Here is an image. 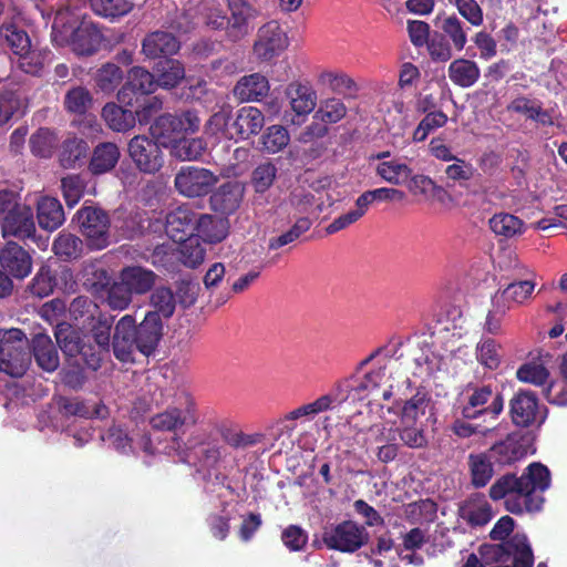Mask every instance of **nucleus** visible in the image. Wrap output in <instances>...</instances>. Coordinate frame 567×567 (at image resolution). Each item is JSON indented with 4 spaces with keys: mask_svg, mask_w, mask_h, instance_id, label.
Returning <instances> with one entry per match:
<instances>
[{
    "mask_svg": "<svg viewBox=\"0 0 567 567\" xmlns=\"http://www.w3.org/2000/svg\"><path fill=\"white\" fill-rule=\"evenodd\" d=\"M550 484V474L540 463L530 464L519 476L506 474L497 478L489 488V496L494 501L505 499L506 509L514 514L539 511L543 492Z\"/></svg>",
    "mask_w": 567,
    "mask_h": 567,
    "instance_id": "f257e3e1",
    "label": "nucleus"
},
{
    "mask_svg": "<svg viewBox=\"0 0 567 567\" xmlns=\"http://www.w3.org/2000/svg\"><path fill=\"white\" fill-rule=\"evenodd\" d=\"M163 337V321L158 312H147L140 324L132 315L123 316L115 324L113 352L122 362L133 361L135 350L144 355L154 352Z\"/></svg>",
    "mask_w": 567,
    "mask_h": 567,
    "instance_id": "f03ea898",
    "label": "nucleus"
},
{
    "mask_svg": "<svg viewBox=\"0 0 567 567\" xmlns=\"http://www.w3.org/2000/svg\"><path fill=\"white\" fill-rule=\"evenodd\" d=\"M78 4L56 10L52 24V40L58 45H69L79 55L93 54L101 42V34L93 23L82 17Z\"/></svg>",
    "mask_w": 567,
    "mask_h": 567,
    "instance_id": "7ed1b4c3",
    "label": "nucleus"
},
{
    "mask_svg": "<svg viewBox=\"0 0 567 567\" xmlns=\"http://www.w3.org/2000/svg\"><path fill=\"white\" fill-rule=\"evenodd\" d=\"M482 560L471 554L462 567H533L532 548L524 534H515L501 544H483L480 547Z\"/></svg>",
    "mask_w": 567,
    "mask_h": 567,
    "instance_id": "20e7f679",
    "label": "nucleus"
},
{
    "mask_svg": "<svg viewBox=\"0 0 567 567\" xmlns=\"http://www.w3.org/2000/svg\"><path fill=\"white\" fill-rule=\"evenodd\" d=\"M0 223L2 236L18 239L30 238L35 233V223L32 208L25 204H19L14 194L7 190L0 192Z\"/></svg>",
    "mask_w": 567,
    "mask_h": 567,
    "instance_id": "39448f33",
    "label": "nucleus"
},
{
    "mask_svg": "<svg viewBox=\"0 0 567 567\" xmlns=\"http://www.w3.org/2000/svg\"><path fill=\"white\" fill-rule=\"evenodd\" d=\"M31 363L28 340L19 329L0 330V371L13 378L22 377Z\"/></svg>",
    "mask_w": 567,
    "mask_h": 567,
    "instance_id": "423d86ee",
    "label": "nucleus"
},
{
    "mask_svg": "<svg viewBox=\"0 0 567 567\" xmlns=\"http://www.w3.org/2000/svg\"><path fill=\"white\" fill-rule=\"evenodd\" d=\"M78 223L87 246L91 249L101 250L111 243L109 215L97 207H83L78 214Z\"/></svg>",
    "mask_w": 567,
    "mask_h": 567,
    "instance_id": "0eeeda50",
    "label": "nucleus"
},
{
    "mask_svg": "<svg viewBox=\"0 0 567 567\" xmlns=\"http://www.w3.org/2000/svg\"><path fill=\"white\" fill-rule=\"evenodd\" d=\"M200 126L197 112L187 110L179 114H164L156 118L152 125V134L161 142L172 141L194 134Z\"/></svg>",
    "mask_w": 567,
    "mask_h": 567,
    "instance_id": "6e6552de",
    "label": "nucleus"
},
{
    "mask_svg": "<svg viewBox=\"0 0 567 567\" xmlns=\"http://www.w3.org/2000/svg\"><path fill=\"white\" fill-rule=\"evenodd\" d=\"M196 422L193 400L182 394L176 398L174 404L151 417V425L158 431H176L183 425Z\"/></svg>",
    "mask_w": 567,
    "mask_h": 567,
    "instance_id": "1a4fd4ad",
    "label": "nucleus"
},
{
    "mask_svg": "<svg viewBox=\"0 0 567 567\" xmlns=\"http://www.w3.org/2000/svg\"><path fill=\"white\" fill-rule=\"evenodd\" d=\"M218 177L207 168L185 166L175 176V187L184 196L199 197L208 194Z\"/></svg>",
    "mask_w": 567,
    "mask_h": 567,
    "instance_id": "9d476101",
    "label": "nucleus"
},
{
    "mask_svg": "<svg viewBox=\"0 0 567 567\" xmlns=\"http://www.w3.org/2000/svg\"><path fill=\"white\" fill-rule=\"evenodd\" d=\"M289 45L288 37L278 21H269L259 28L254 54L260 61H271Z\"/></svg>",
    "mask_w": 567,
    "mask_h": 567,
    "instance_id": "9b49d317",
    "label": "nucleus"
},
{
    "mask_svg": "<svg viewBox=\"0 0 567 567\" xmlns=\"http://www.w3.org/2000/svg\"><path fill=\"white\" fill-rule=\"evenodd\" d=\"M503 406L504 401L501 393L494 391L489 385H484L472 389L467 404L463 408V415L467 419H474L480 414L496 416L502 412Z\"/></svg>",
    "mask_w": 567,
    "mask_h": 567,
    "instance_id": "f8f14e48",
    "label": "nucleus"
},
{
    "mask_svg": "<svg viewBox=\"0 0 567 567\" xmlns=\"http://www.w3.org/2000/svg\"><path fill=\"white\" fill-rule=\"evenodd\" d=\"M128 153L140 171L144 173H155L163 165L161 147L145 136L133 137L128 144Z\"/></svg>",
    "mask_w": 567,
    "mask_h": 567,
    "instance_id": "ddd939ff",
    "label": "nucleus"
},
{
    "mask_svg": "<svg viewBox=\"0 0 567 567\" xmlns=\"http://www.w3.org/2000/svg\"><path fill=\"white\" fill-rule=\"evenodd\" d=\"M156 80L143 68L135 66L128 72L127 82L118 91V101L127 106H134L140 99L156 89Z\"/></svg>",
    "mask_w": 567,
    "mask_h": 567,
    "instance_id": "4468645a",
    "label": "nucleus"
},
{
    "mask_svg": "<svg viewBox=\"0 0 567 567\" xmlns=\"http://www.w3.org/2000/svg\"><path fill=\"white\" fill-rule=\"evenodd\" d=\"M324 542L330 548L352 553L368 542V533L353 522H343L324 536Z\"/></svg>",
    "mask_w": 567,
    "mask_h": 567,
    "instance_id": "2eb2a0df",
    "label": "nucleus"
},
{
    "mask_svg": "<svg viewBox=\"0 0 567 567\" xmlns=\"http://www.w3.org/2000/svg\"><path fill=\"white\" fill-rule=\"evenodd\" d=\"M198 217L190 208L182 206L166 216V235L175 243H184L196 233Z\"/></svg>",
    "mask_w": 567,
    "mask_h": 567,
    "instance_id": "dca6fc26",
    "label": "nucleus"
},
{
    "mask_svg": "<svg viewBox=\"0 0 567 567\" xmlns=\"http://www.w3.org/2000/svg\"><path fill=\"white\" fill-rule=\"evenodd\" d=\"M511 413L514 423L519 426L542 424L546 419V410L542 411L536 396L528 392L517 393L512 399Z\"/></svg>",
    "mask_w": 567,
    "mask_h": 567,
    "instance_id": "f3484780",
    "label": "nucleus"
},
{
    "mask_svg": "<svg viewBox=\"0 0 567 567\" xmlns=\"http://www.w3.org/2000/svg\"><path fill=\"white\" fill-rule=\"evenodd\" d=\"M285 96L291 112L302 120L315 111L318 104L317 92L309 83L298 81L289 83L285 90Z\"/></svg>",
    "mask_w": 567,
    "mask_h": 567,
    "instance_id": "a211bd4d",
    "label": "nucleus"
},
{
    "mask_svg": "<svg viewBox=\"0 0 567 567\" xmlns=\"http://www.w3.org/2000/svg\"><path fill=\"white\" fill-rule=\"evenodd\" d=\"M228 8L231 16L227 34L233 41H237L249 33V22L258 16V11L246 0H228Z\"/></svg>",
    "mask_w": 567,
    "mask_h": 567,
    "instance_id": "6ab92c4d",
    "label": "nucleus"
},
{
    "mask_svg": "<svg viewBox=\"0 0 567 567\" xmlns=\"http://www.w3.org/2000/svg\"><path fill=\"white\" fill-rule=\"evenodd\" d=\"M56 342L62 352L70 358L81 355L85 364L96 370L99 368V359L92 355L90 359L86 357L84 347L82 346L80 333L66 323H59L55 330Z\"/></svg>",
    "mask_w": 567,
    "mask_h": 567,
    "instance_id": "aec40b11",
    "label": "nucleus"
},
{
    "mask_svg": "<svg viewBox=\"0 0 567 567\" xmlns=\"http://www.w3.org/2000/svg\"><path fill=\"white\" fill-rule=\"evenodd\" d=\"M2 269L16 278L27 277L32 269L30 255L17 243L9 241L0 252Z\"/></svg>",
    "mask_w": 567,
    "mask_h": 567,
    "instance_id": "412c9836",
    "label": "nucleus"
},
{
    "mask_svg": "<svg viewBox=\"0 0 567 567\" xmlns=\"http://www.w3.org/2000/svg\"><path fill=\"white\" fill-rule=\"evenodd\" d=\"M243 196L244 187L239 183H226L210 196V206L220 214H231L239 207Z\"/></svg>",
    "mask_w": 567,
    "mask_h": 567,
    "instance_id": "4be33fe9",
    "label": "nucleus"
},
{
    "mask_svg": "<svg viewBox=\"0 0 567 567\" xmlns=\"http://www.w3.org/2000/svg\"><path fill=\"white\" fill-rule=\"evenodd\" d=\"M393 369V362L389 361L383 365H380L377 370H373L365 374L359 389L363 391H370L374 400L379 396V390L381 389L380 396L384 400H389L392 395V384L390 383L391 371Z\"/></svg>",
    "mask_w": 567,
    "mask_h": 567,
    "instance_id": "5701e85b",
    "label": "nucleus"
},
{
    "mask_svg": "<svg viewBox=\"0 0 567 567\" xmlns=\"http://www.w3.org/2000/svg\"><path fill=\"white\" fill-rule=\"evenodd\" d=\"M118 277L122 279V284L133 295H144L148 292L156 281V275L146 268L140 266H128L123 268Z\"/></svg>",
    "mask_w": 567,
    "mask_h": 567,
    "instance_id": "b1692460",
    "label": "nucleus"
},
{
    "mask_svg": "<svg viewBox=\"0 0 567 567\" xmlns=\"http://www.w3.org/2000/svg\"><path fill=\"white\" fill-rule=\"evenodd\" d=\"M179 50V42L174 35L164 31H155L145 37L142 43L143 53L150 59L173 55Z\"/></svg>",
    "mask_w": 567,
    "mask_h": 567,
    "instance_id": "393cba45",
    "label": "nucleus"
},
{
    "mask_svg": "<svg viewBox=\"0 0 567 567\" xmlns=\"http://www.w3.org/2000/svg\"><path fill=\"white\" fill-rule=\"evenodd\" d=\"M269 82L260 73L243 76L234 87V95L241 102L259 101L269 92Z\"/></svg>",
    "mask_w": 567,
    "mask_h": 567,
    "instance_id": "a878e982",
    "label": "nucleus"
},
{
    "mask_svg": "<svg viewBox=\"0 0 567 567\" xmlns=\"http://www.w3.org/2000/svg\"><path fill=\"white\" fill-rule=\"evenodd\" d=\"M264 125L265 115L259 109L244 106L237 111L234 128L240 138L247 140L252 135H257Z\"/></svg>",
    "mask_w": 567,
    "mask_h": 567,
    "instance_id": "bb28decb",
    "label": "nucleus"
},
{
    "mask_svg": "<svg viewBox=\"0 0 567 567\" xmlns=\"http://www.w3.org/2000/svg\"><path fill=\"white\" fill-rule=\"evenodd\" d=\"M33 355L38 365L52 372L59 367V354L51 338L44 333H38L32 340Z\"/></svg>",
    "mask_w": 567,
    "mask_h": 567,
    "instance_id": "cd10ccee",
    "label": "nucleus"
},
{
    "mask_svg": "<svg viewBox=\"0 0 567 567\" xmlns=\"http://www.w3.org/2000/svg\"><path fill=\"white\" fill-rule=\"evenodd\" d=\"M527 443L522 436L512 434L492 447L499 463L511 464L527 455Z\"/></svg>",
    "mask_w": 567,
    "mask_h": 567,
    "instance_id": "c85d7f7f",
    "label": "nucleus"
},
{
    "mask_svg": "<svg viewBox=\"0 0 567 567\" xmlns=\"http://www.w3.org/2000/svg\"><path fill=\"white\" fill-rule=\"evenodd\" d=\"M64 219L63 207L56 198L45 196L38 202V223L41 228L55 230Z\"/></svg>",
    "mask_w": 567,
    "mask_h": 567,
    "instance_id": "c756f323",
    "label": "nucleus"
},
{
    "mask_svg": "<svg viewBox=\"0 0 567 567\" xmlns=\"http://www.w3.org/2000/svg\"><path fill=\"white\" fill-rule=\"evenodd\" d=\"M161 143L171 150L172 156L181 161H196L206 152L207 148L206 143L200 137H179Z\"/></svg>",
    "mask_w": 567,
    "mask_h": 567,
    "instance_id": "7c9ffc66",
    "label": "nucleus"
},
{
    "mask_svg": "<svg viewBox=\"0 0 567 567\" xmlns=\"http://www.w3.org/2000/svg\"><path fill=\"white\" fill-rule=\"evenodd\" d=\"M229 231V223L226 218H217L210 215H200L197 221L196 236L204 241L216 244L224 240Z\"/></svg>",
    "mask_w": 567,
    "mask_h": 567,
    "instance_id": "2f4dec72",
    "label": "nucleus"
},
{
    "mask_svg": "<svg viewBox=\"0 0 567 567\" xmlns=\"http://www.w3.org/2000/svg\"><path fill=\"white\" fill-rule=\"evenodd\" d=\"M375 175L385 183L400 186L406 184L412 168L401 159H386L374 165Z\"/></svg>",
    "mask_w": 567,
    "mask_h": 567,
    "instance_id": "473e14b6",
    "label": "nucleus"
},
{
    "mask_svg": "<svg viewBox=\"0 0 567 567\" xmlns=\"http://www.w3.org/2000/svg\"><path fill=\"white\" fill-rule=\"evenodd\" d=\"M461 516L472 526H483L492 519L493 509L484 496L477 495L461 507Z\"/></svg>",
    "mask_w": 567,
    "mask_h": 567,
    "instance_id": "72a5a7b5",
    "label": "nucleus"
},
{
    "mask_svg": "<svg viewBox=\"0 0 567 567\" xmlns=\"http://www.w3.org/2000/svg\"><path fill=\"white\" fill-rule=\"evenodd\" d=\"M120 156V150L114 143H101L93 151L89 168L93 174H104L115 167Z\"/></svg>",
    "mask_w": 567,
    "mask_h": 567,
    "instance_id": "f704fd0d",
    "label": "nucleus"
},
{
    "mask_svg": "<svg viewBox=\"0 0 567 567\" xmlns=\"http://www.w3.org/2000/svg\"><path fill=\"white\" fill-rule=\"evenodd\" d=\"M347 113L348 107L341 99L329 96L319 101L313 118L324 125H329L343 120Z\"/></svg>",
    "mask_w": 567,
    "mask_h": 567,
    "instance_id": "c9c22d12",
    "label": "nucleus"
},
{
    "mask_svg": "<svg viewBox=\"0 0 567 567\" xmlns=\"http://www.w3.org/2000/svg\"><path fill=\"white\" fill-rule=\"evenodd\" d=\"M480 74L477 64L467 59H456L449 66L450 80L462 87H470L475 84Z\"/></svg>",
    "mask_w": 567,
    "mask_h": 567,
    "instance_id": "e433bc0d",
    "label": "nucleus"
},
{
    "mask_svg": "<svg viewBox=\"0 0 567 567\" xmlns=\"http://www.w3.org/2000/svg\"><path fill=\"white\" fill-rule=\"evenodd\" d=\"M535 284L532 280H520L509 284L505 289L495 292V296L506 305L508 309L524 305L533 295Z\"/></svg>",
    "mask_w": 567,
    "mask_h": 567,
    "instance_id": "4c0bfd02",
    "label": "nucleus"
},
{
    "mask_svg": "<svg viewBox=\"0 0 567 567\" xmlns=\"http://www.w3.org/2000/svg\"><path fill=\"white\" fill-rule=\"evenodd\" d=\"M27 107L25 97L16 91H3L0 94V125L23 115Z\"/></svg>",
    "mask_w": 567,
    "mask_h": 567,
    "instance_id": "58836bf2",
    "label": "nucleus"
},
{
    "mask_svg": "<svg viewBox=\"0 0 567 567\" xmlns=\"http://www.w3.org/2000/svg\"><path fill=\"white\" fill-rule=\"evenodd\" d=\"M102 117L110 128L116 132H125L134 127L135 114L131 110H124L115 103H107L102 110Z\"/></svg>",
    "mask_w": 567,
    "mask_h": 567,
    "instance_id": "ea45409f",
    "label": "nucleus"
},
{
    "mask_svg": "<svg viewBox=\"0 0 567 567\" xmlns=\"http://www.w3.org/2000/svg\"><path fill=\"white\" fill-rule=\"evenodd\" d=\"M413 361L415 363L414 374L419 377L432 375L440 371L444 365L442 357L436 355L427 344L420 346L414 353Z\"/></svg>",
    "mask_w": 567,
    "mask_h": 567,
    "instance_id": "a19ab883",
    "label": "nucleus"
},
{
    "mask_svg": "<svg viewBox=\"0 0 567 567\" xmlns=\"http://www.w3.org/2000/svg\"><path fill=\"white\" fill-rule=\"evenodd\" d=\"M336 401V398L332 394H324L316 399L315 401L300 405L299 408L290 411L286 414L285 420L287 421H296V420H311L319 413L326 412L330 410Z\"/></svg>",
    "mask_w": 567,
    "mask_h": 567,
    "instance_id": "79ce46f5",
    "label": "nucleus"
},
{
    "mask_svg": "<svg viewBox=\"0 0 567 567\" xmlns=\"http://www.w3.org/2000/svg\"><path fill=\"white\" fill-rule=\"evenodd\" d=\"M489 228L497 236L512 238L524 231V223L512 214L498 213L489 219Z\"/></svg>",
    "mask_w": 567,
    "mask_h": 567,
    "instance_id": "37998d69",
    "label": "nucleus"
},
{
    "mask_svg": "<svg viewBox=\"0 0 567 567\" xmlns=\"http://www.w3.org/2000/svg\"><path fill=\"white\" fill-rule=\"evenodd\" d=\"M156 72V84L164 89L175 87L185 79L184 65L177 60H165L161 62L157 65Z\"/></svg>",
    "mask_w": 567,
    "mask_h": 567,
    "instance_id": "c03bdc74",
    "label": "nucleus"
},
{
    "mask_svg": "<svg viewBox=\"0 0 567 567\" xmlns=\"http://www.w3.org/2000/svg\"><path fill=\"white\" fill-rule=\"evenodd\" d=\"M63 104L70 113L84 114L91 109L93 96L86 87L73 86L66 91Z\"/></svg>",
    "mask_w": 567,
    "mask_h": 567,
    "instance_id": "a18cd8bd",
    "label": "nucleus"
},
{
    "mask_svg": "<svg viewBox=\"0 0 567 567\" xmlns=\"http://www.w3.org/2000/svg\"><path fill=\"white\" fill-rule=\"evenodd\" d=\"M468 464L473 485L484 487L494 474L489 458L485 454L470 455Z\"/></svg>",
    "mask_w": 567,
    "mask_h": 567,
    "instance_id": "49530a36",
    "label": "nucleus"
},
{
    "mask_svg": "<svg viewBox=\"0 0 567 567\" xmlns=\"http://www.w3.org/2000/svg\"><path fill=\"white\" fill-rule=\"evenodd\" d=\"M457 51H462L467 43V32L464 23L455 16L444 17L440 25Z\"/></svg>",
    "mask_w": 567,
    "mask_h": 567,
    "instance_id": "de8ad7c7",
    "label": "nucleus"
},
{
    "mask_svg": "<svg viewBox=\"0 0 567 567\" xmlns=\"http://www.w3.org/2000/svg\"><path fill=\"white\" fill-rule=\"evenodd\" d=\"M373 431L379 433L375 441L381 444L378 447V458L383 463L393 461L398 455V445L394 443L395 431L392 427H386L385 424L382 427L377 426Z\"/></svg>",
    "mask_w": 567,
    "mask_h": 567,
    "instance_id": "09e8293b",
    "label": "nucleus"
},
{
    "mask_svg": "<svg viewBox=\"0 0 567 567\" xmlns=\"http://www.w3.org/2000/svg\"><path fill=\"white\" fill-rule=\"evenodd\" d=\"M96 87L104 93H112L122 82L123 72L116 64L102 65L94 76Z\"/></svg>",
    "mask_w": 567,
    "mask_h": 567,
    "instance_id": "8fccbe9b",
    "label": "nucleus"
},
{
    "mask_svg": "<svg viewBox=\"0 0 567 567\" xmlns=\"http://www.w3.org/2000/svg\"><path fill=\"white\" fill-rule=\"evenodd\" d=\"M262 148L270 154L282 151L290 142V136L282 125H271L261 135Z\"/></svg>",
    "mask_w": 567,
    "mask_h": 567,
    "instance_id": "3c124183",
    "label": "nucleus"
},
{
    "mask_svg": "<svg viewBox=\"0 0 567 567\" xmlns=\"http://www.w3.org/2000/svg\"><path fill=\"white\" fill-rule=\"evenodd\" d=\"M429 404L430 399L427 394L417 391L402 408L400 422L417 424L420 416L425 415Z\"/></svg>",
    "mask_w": 567,
    "mask_h": 567,
    "instance_id": "603ef678",
    "label": "nucleus"
},
{
    "mask_svg": "<svg viewBox=\"0 0 567 567\" xmlns=\"http://www.w3.org/2000/svg\"><path fill=\"white\" fill-rule=\"evenodd\" d=\"M27 52L20 53L17 58L19 68L29 74H38L43 69L49 60L50 52L32 48L25 50Z\"/></svg>",
    "mask_w": 567,
    "mask_h": 567,
    "instance_id": "864d4df0",
    "label": "nucleus"
},
{
    "mask_svg": "<svg viewBox=\"0 0 567 567\" xmlns=\"http://www.w3.org/2000/svg\"><path fill=\"white\" fill-rule=\"evenodd\" d=\"M476 359L487 369H497L502 361L501 346L493 339L481 340L476 346Z\"/></svg>",
    "mask_w": 567,
    "mask_h": 567,
    "instance_id": "5fc2aeb1",
    "label": "nucleus"
},
{
    "mask_svg": "<svg viewBox=\"0 0 567 567\" xmlns=\"http://www.w3.org/2000/svg\"><path fill=\"white\" fill-rule=\"evenodd\" d=\"M113 326L112 318L105 316L94 317L92 315L90 323V333L99 348L109 352L111 347V330Z\"/></svg>",
    "mask_w": 567,
    "mask_h": 567,
    "instance_id": "6e6d98bb",
    "label": "nucleus"
},
{
    "mask_svg": "<svg viewBox=\"0 0 567 567\" xmlns=\"http://www.w3.org/2000/svg\"><path fill=\"white\" fill-rule=\"evenodd\" d=\"M87 152V144L80 138H68L62 146L60 163L65 168H72Z\"/></svg>",
    "mask_w": 567,
    "mask_h": 567,
    "instance_id": "4d7b16f0",
    "label": "nucleus"
},
{
    "mask_svg": "<svg viewBox=\"0 0 567 567\" xmlns=\"http://www.w3.org/2000/svg\"><path fill=\"white\" fill-rule=\"evenodd\" d=\"M0 35L4 39L8 47L12 50L13 54L18 56L20 53L27 52L30 49L31 41L29 35L19 30L13 24H6L0 28Z\"/></svg>",
    "mask_w": 567,
    "mask_h": 567,
    "instance_id": "13d9d810",
    "label": "nucleus"
},
{
    "mask_svg": "<svg viewBox=\"0 0 567 567\" xmlns=\"http://www.w3.org/2000/svg\"><path fill=\"white\" fill-rule=\"evenodd\" d=\"M318 84L336 93H342L354 86L353 81L343 72L324 70L318 74Z\"/></svg>",
    "mask_w": 567,
    "mask_h": 567,
    "instance_id": "bf43d9fd",
    "label": "nucleus"
},
{
    "mask_svg": "<svg viewBox=\"0 0 567 567\" xmlns=\"http://www.w3.org/2000/svg\"><path fill=\"white\" fill-rule=\"evenodd\" d=\"M151 305L155 309L152 312H158V316L162 320L171 318L176 307L172 290L165 287L157 288L152 293Z\"/></svg>",
    "mask_w": 567,
    "mask_h": 567,
    "instance_id": "052dcab7",
    "label": "nucleus"
},
{
    "mask_svg": "<svg viewBox=\"0 0 567 567\" xmlns=\"http://www.w3.org/2000/svg\"><path fill=\"white\" fill-rule=\"evenodd\" d=\"M403 444L411 449H422L426 445L424 430L416 423H402L394 430Z\"/></svg>",
    "mask_w": 567,
    "mask_h": 567,
    "instance_id": "680f3d73",
    "label": "nucleus"
},
{
    "mask_svg": "<svg viewBox=\"0 0 567 567\" xmlns=\"http://www.w3.org/2000/svg\"><path fill=\"white\" fill-rule=\"evenodd\" d=\"M133 300V293L117 279L107 288L106 302L113 310H124L128 308Z\"/></svg>",
    "mask_w": 567,
    "mask_h": 567,
    "instance_id": "e2e57ef3",
    "label": "nucleus"
},
{
    "mask_svg": "<svg viewBox=\"0 0 567 567\" xmlns=\"http://www.w3.org/2000/svg\"><path fill=\"white\" fill-rule=\"evenodd\" d=\"M58 144V137L48 128H40L30 138L32 152L41 157L51 156L54 147Z\"/></svg>",
    "mask_w": 567,
    "mask_h": 567,
    "instance_id": "0e129e2a",
    "label": "nucleus"
},
{
    "mask_svg": "<svg viewBox=\"0 0 567 567\" xmlns=\"http://www.w3.org/2000/svg\"><path fill=\"white\" fill-rule=\"evenodd\" d=\"M92 9L103 17H118L127 13L133 2L131 0H90Z\"/></svg>",
    "mask_w": 567,
    "mask_h": 567,
    "instance_id": "69168bd1",
    "label": "nucleus"
},
{
    "mask_svg": "<svg viewBox=\"0 0 567 567\" xmlns=\"http://www.w3.org/2000/svg\"><path fill=\"white\" fill-rule=\"evenodd\" d=\"M447 122V116L441 112H431L419 123L413 133L414 142H423L430 133L434 130L444 126Z\"/></svg>",
    "mask_w": 567,
    "mask_h": 567,
    "instance_id": "338daca9",
    "label": "nucleus"
},
{
    "mask_svg": "<svg viewBox=\"0 0 567 567\" xmlns=\"http://www.w3.org/2000/svg\"><path fill=\"white\" fill-rule=\"evenodd\" d=\"M54 252L63 258H76L82 250V240L72 234H60L53 244Z\"/></svg>",
    "mask_w": 567,
    "mask_h": 567,
    "instance_id": "774afa93",
    "label": "nucleus"
}]
</instances>
